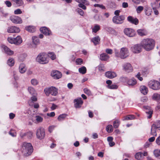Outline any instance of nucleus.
Here are the masks:
<instances>
[{"instance_id": "obj_64", "label": "nucleus", "mask_w": 160, "mask_h": 160, "mask_svg": "<svg viewBox=\"0 0 160 160\" xmlns=\"http://www.w3.org/2000/svg\"><path fill=\"white\" fill-rule=\"evenodd\" d=\"M31 99L33 101V102H36L37 101V98H36V97L34 96H32L31 97Z\"/></svg>"}, {"instance_id": "obj_28", "label": "nucleus", "mask_w": 160, "mask_h": 160, "mask_svg": "<svg viewBox=\"0 0 160 160\" xmlns=\"http://www.w3.org/2000/svg\"><path fill=\"white\" fill-rule=\"evenodd\" d=\"M127 83L129 86H133L136 84L137 81L135 78H133L129 79Z\"/></svg>"}, {"instance_id": "obj_31", "label": "nucleus", "mask_w": 160, "mask_h": 160, "mask_svg": "<svg viewBox=\"0 0 160 160\" xmlns=\"http://www.w3.org/2000/svg\"><path fill=\"white\" fill-rule=\"evenodd\" d=\"M26 30L30 32H33L36 30V28L35 27L33 26H28L26 27L25 28Z\"/></svg>"}, {"instance_id": "obj_20", "label": "nucleus", "mask_w": 160, "mask_h": 160, "mask_svg": "<svg viewBox=\"0 0 160 160\" xmlns=\"http://www.w3.org/2000/svg\"><path fill=\"white\" fill-rule=\"evenodd\" d=\"M128 20L132 23L137 25L138 23V20L137 18H134L132 16H129L127 18Z\"/></svg>"}, {"instance_id": "obj_12", "label": "nucleus", "mask_w": 160, "mask_h": 160, "mask_svg": "<svg viewBox=\"0 0 160 160\" xmlns=\"http://www.w3.org/2000/svg\"><path fill=\"white\" fill-rule=\"evenodd\" d=\"M32 44L30 47L33 48H36L37 45L40 43V41L38 38L35 36L32 37Z\"/></svg>"}, {"instance_id": "obj_8", "label": "nucleus", "mask_w": 160, "mask_h": 160, "mask_svg": "<svg viewBox=\"0 0 160 160\" xmlns=\"http://www.w3.org/2000/svg\"><path fill=\"white\" fill-rule=\"evenodd\" d=\"M8 42L11 43L19 45L22 42V40L20 36H18L16 38L9 37L8 38Z\"/></svg>"}, {"instance_id": "obj_10", "label": "nucleus", "mask_w": 160, "mask_h": 160, "mask_svg": "<svg viewBox=\"0 0 160 160\" xmlns=\"http://www.w3.org/2000/svg\"><path fill=\"white\" fill-rule=\"evenodd\" d=\"M124 34L127 36L129 37H132L136 35L135 31L131 28H126L124 30Z\"/></svg>"}, {"instance_id": "obj_24", "label": "nucleus", "mask_w": 160, "mask_h": 160, "mask_svg": "<svg viewBox=\"0 0 160 160\" xmlns=\"http://www.w3.org/2000/svg\"><path fill=\"white\" fill-rule=\"evenodd\" d=\"M140 90L141 92L143 95L147 94L148 92V88L145 86H141L140 87Z\"/></svg>"}, {"instance_id": "obj_42", "label": "nucleus", "mask_w": 160, "mask_h": 160, "mask_svg": "<svg viewBox=\"0 0 160 160\" xmlns=\"http://www.w3.org/2000/svg\"><path fill=\"white\" fill-rule=\"evenodd\" d=\"M106 130L108 132H111L113 130V128L112 125H109L107 126L106 128Z\"/></svg>"}, {"instance_id": "obj_45", "label": "nucleus", "mask_w": 160, "mask_h": 160, "mask_svg": "<svg viewBox=\"0 0 160 160\" xmlns=\"http://www.w3.org/2000/svg\"><path fill=\"white\" fill-rule=\"evenodd\" d=\"M31 84L33 86H36L38 83V81L35 79H32L31 81Z\"/></svg>"}, {"instance_id": "obj_38", "label": "nucleus", "mask_w": 160, "mask_h": 160, "mask_svg": "<svg viewBox=\"0 0 160 160\" xmlns=\"http://www.w3.org/2000/svg\"><path fill=\"white\" fill-rule=\"evenodd\" d=\"M142 153L139 152L137 153L135 155V158L138 160H140L142 158Z\"/></svg>"}, {"instance_id": "obj_48", "label": "nucleus", "mask_w": 160, "mask_h": 160, "mask_svg": "<svg viewBox=\"0 0 160 160\" xmlns=\"http://www.w3.org/2000/svg\"><path fill=\"white\" fill-rule=\"evenodd\" d=\"M84 92L88 95L90 96L91 95V92L90 90L87 88H85L83 89Z\"/></svg>"}, {"instance_id": "obj_16", "label": "nucleus", "mask_w": 160, "mask_h": 160, "mask_svg": "<svg viewBox=\"0 0 160 160\" xmlns=\"http://www.w3.org/2000/svg\"><path fill=\"white\" fill-rule=\"evenodd\" d=\"M143 108L146 110L145 112L147 115L148 118H150L152 116L153 110L151 108L148 106H144Z\"/></svg>"}, {"instance_id": "obj_3", "label": "nucleus", "mask_w": 160, "mask_h": 160, "mask_svg": "<svg viewBox=\"0 0 160 160\" xmlns=\"http://www.w3.org/2000/svg\"><path fill=\"white\" fill-rule=\"evenodd\" d=\"M33 151V147L31 143H23L22 146V152L24 156L27 157L30 155Z\"/></svg>"}, {"instance_id": "obj_44", "label": "nucleus", "mask_w": 160, "mask_h": 160, "mask_svg": "<svg viewBox=\"0 0 160 160\" xmlns=\"http://www.w3.org/2000/svg\"><path fill=\"white\" fill-rule=\"evenodd\" d=\"M120 124V122L118 120H117L113 122V126L115 128H118Z\"/></svg>"}, {"instance_id": "obj_46", "label": "nucleus", "mask_w": 160, "mask_h": 160, "mask_svg": "<svg viewBox=\"0 0 160 160\" xmlns=\"http://www.w3.org/2000/svg\"><path fill=\"white\" fill-rule=\"evenodd\" d=\"M107 88L110 89H116L118 88V86L115 84H112L110 85H108Z\"/></svg>"}, {"instance_id": "obj_49", "label": "nucleus", "mask_w": 160, "mask_h": 160, "mask_svg": "<svg viewBox=\"0 0 160 160\" xmlns=\"http://www.w3.org/2000/svg\"><path fill=\"white\" fill-rule=\"evenodd\" d=\"M33 136V133L31 132H26V136L28 138H31Z\"/></svg>"}, {"instance_id": "obj_30", "label": "nucleus", "mask_w": 160, "mask_h": 160, "mask_svg": "<svg viewBox=\"0 0 160 160\" xmlns=\"http://www.w3.org/2000/svg\"><path fill=\"white\" fill-rule=\"evenodd\" d=\"M19 70L21 73H24L26 70V68L24 64H21L19 67Z\"/></svg>"}, {"instance_id": "obj_14", "label": "nucleus", "mask_w": 160, "mask_h": 160, "mask_svg": "<svg viewBox=\"0 0 160 160\" xmlns=\"http://www.w3.org/2000/svg\"><path fill=\"white\" fill-rule=\"evenodd\" d=\"M10 19L12 22L15 23H21L22 20L20 17L18 16H13L10 17Z\"/></svg>"}, {"instance_id": "obj_53", "label": "nucleus", "mask_w": 160, "mask_h": 160, "mask_svg": "<svg viewBox=\"0 0 160 160\" xmlns=\"http://www.w3.org/2000/svg\"><path fill=\"white\" fill-rule=\"evenodd\" d=\"M22 13V11L20 9H17L14 11V13L15 14H21Z\"/></svg>"}, {"instance_id": "obj_51", "label": "nucleus", "mask_w": 160, "mask_h": 160, "mask_svg": "<svg viewBox=\"0 0 160 160\" xmlns=\"http://www.w3.org/2000/svg\"><path fill=\"white\" fill-rule=\"evenodd\" d=\"M83 60L81 58H78L76 60V62L77 64L81 65L83 63Z\"/></svg>"}, {"instance_id": "obj_54", "label": "nucleus", "mask_w": 160, "mask_h": 160, "mask_svg": "<svg viewBox=\"0 0 160 160\" xmlns=\"http://www.w3.org/2000/svg\"><path fill=\"white\" fill-rule=\"evenodd\" d=\"M77 11L80 15L82 16L83 15L84 13L82 9L78 8L77 9Z\"/></svg>"}, {"instance_id": "obj_2", "label": "nucleus", "mask_w": 160, "mask_h": 160, "mask_svg": "<svg viewBox=\"0 0 160 160\" xmlns=\"http://www.w3.org/2000/svg\"><path fill=\"white\" fill-rule=\"evenodd\" d=\"M114 50L115 56L121 59L126 58L129 56V50L126 47H123L121 48L119 52L116 48L114 49Z\"/></svg>"}, {"instance_id": "obj_19", "label": "nucleus", "mask_w": 160, "mask_h": 160, "mask_svg": "<svg viewBox=\"0 0 160 160\" xmlns=\"http://www.w3.org/2000/svg\"><path fill=\"white\" fill-rule=\"evenodd\" d=\"M51 76L54 79H58L60 78L62 76L61 73L58 71H53L51 73Z\"/></svg>"}, {"instance_id": "obj_33", "label": "nucleus", "mask_w": 160, "mask_h": 160, "mask_svg": "<svg viewBox=\"0 0 160 160\" xmlns=\"http://www.w3.org/2000/svg\"><path fill=\"white\" fill-rule=\"evenodd\" d=\"M28 90L29 93L32 95H35L36 93V91L34 89L31 87H29L28 88Z\"/></svg>"}, {"instance_id": "obj_41", "label": "nucleus", "mask_w": 160, "mask_h": 160, "mask_svg": "<svg viewBox=\"0 0 160 160\" xmlns=\"http://www.w3.org/2000/svg\"><path fill=\"white\" fill-rule=\"evenodd\" d=\"M14 2L18 6H22L24 4L22 0H15Z\"/></svg>"}, {"instance_id": "obj_43", "label": "nucleus", "mask_w": 160, "mask_h": 160, "mask_svg": "<svg viewBox=\"0 0 160 160\" xmlns=\"http://www.w3.org/2000/svg\"><path fill=\"white\" fill-rule=\"evenodd\" d=\"M135 118L134 116L132 115H129L128 116H126L123 119L124 120H132Z\"/></svg>"}, {"instance_id": "obj_40", "label": "nucleus", "mask_w": 160, "mask_h": 160, "mask_svg": "<svg viewBox=\"0 0 160 160\" xmlns=\"http://www.w3.org/2000/svg\"><path fill=\"white\" fill-rule=\"evenodd\" d=\"M100 29V26L96 24L95 25L94 27L92 29V31L93 32L96 33L97 31L99 30Z\"/></svg>"}, {"instance_id": "obj_5", "label": "nucleus", "mask_w": 160, "mask_h": 160, "mask_svg": "<svg viewBox=\"0 0 160 160\" xmlns=\"http://www.w3.org/2000/svg\"><path fill=\"white\" fill-rule=\"evenodd\" d=\"M148 86L153 90H158L160 89V82L158 81L153 80L148 82Z\"/></svg>"}, {"instance_id": "obj_9", "label": "nucleus", "mask_w": 160, "mask_h": 160, "mask_svg": "<svg viewBox=\"0 0 160 160\" xmlns=\"http://www.w3.org/2000/svg\"><path fill=\"white\" fill-rule=\"evenodd\" d=\"M37 138L39 139H43L45 136V130L42 128L40 127L38 128L36 132Z\"/></svg>"}, {"instance_id": "obj_1", "label": "nucleus", "mask_w": 160, "mask_h": 160, "mask_svg": "<svg viewBox=\"0 0 160 160\" xmlns=\"http://www.w3.org/2000/svg\"><path fill=\"white\" fill-rule=\"evenodd\" d=\"M142 47L146 51H150L154 48L155 42L151 38H147L144 39L141 42Z\"/></svg>"}, {"instance_id": "obj_59", "label": "nucleus", "mask_w": 160, "mask_h": 160, "mask_svg": "<svg viewBox=\"0 0 160 160\" xmlns=\"http://www.w3.org/2000/svg\"><path fill=\"white\" fill-rule=\"evenodd\" d=\"M148 100V98L146 97H144L143 98H141V101L142 102H146Z\"/></svg>"}, {"instance_id": "obj_60", "label": "nucleus", "mask_w": 160, "mask_h": 160, "mask_svg": "<svg viewBox=\"0 0 160 160\" xmlns=\"http://www.w3.org/2000/svg\"><path fill=\"white\" fill-rule=\"evenodd\" d=\"M152 10L154 11V13L155 15H158L159 14L158 11L156 8H153Z\"/></svg>"}, {"instance_id": "obj_29", "label": "nucleus", "mask_w": 160, "mask_h": 160, "mask_svg": "<svg viewBox=\"0 0 160 160\" xmlns=\"http://www.w3.org/2000/svg\"><path fill=\"white\" fill-rule=\"evenodd\" d=\"M157 129L152 124L151 126V129L150 134L152 135L156 136L157 135L156 133V129Z\"/></svg>"}, {"instance_id": "obj_50", "label": "nucleus", "mask_w": 160, "mask_h": 160, "mask_svg": "<svg viewBox=\"0 0 160 160\" xmlns=\"http://www.w3.org/2000/svg\"><path fill=\"white\" fill-rule=\"evenodd\" d=\"M36 120L37 122H42L43 120L42 118L39 116H36Z\"/></svg>"}, {"instance_id": "obj_17", "label": "nucleus", "mask_w": 160, "mask_h": 160, "mask_svg": "<svg viewBox=\"0 0 160 160\" xmlns=\"http://www.w3.org/2000/svg\"><path fill=\"white\" fill-rule=\"evenodd\" d=\"M20 31L19 28L15 26L9 27L7 29V31L9 33H18Z\"/></svg>"}, {"instance_id": "obj_11", "label": "nucleus", "mask_w": 160, "mask_h": 160, "mask_svg": "<svg viewBox=\"0 0 160 160\" xmlns=\"http://www.w3.org/2000/svg\"><path fill=\"white\" fill-rule=\"evenodd\" d=\"M125 19V17L123 15L114 16L112 18L113 22L116 24H121Z\"/></svg>"}, {"instance_id": "obj_22", "label": "nucleus", "mask_w": 160, "mask_h": 160, "mask_svg": "<svg viewBox=\"0 0 160 160\" xmlns=\"http://www.w3.org/2000/svg\"><path fill=\"white\" fill-rule=\"evenodd\" d=\"M40 30L42 33L46 35H49L51 34V31L45 27L41 28Z\"/></svg>"}, {"instance_id": "obj_47", "label": "nucleus", "mask_w": 160, "mask_h": 160, "mask_svg": "<svg viewBox=\"0 0 160 160\" xmlns=\"http://www.w3.org/2000/svg\"><path fill=\"white\" fill-rule=\"evenodd\" d=\"M143 9V7L142 6H139L136 9V11L138 13H140Z\"/></svg>"}, {"instance_id": "obj_27", "label": "nucleus", "mask_w": 160, "mask_h": 160, "mask_svg": "<svg viewBox=\"0 0 160 160\" xmlns=\"http://www.w3.org/2000/svg\"><path fill=\"white\" fill-rule=\"evenodd\" d=\"M100 39L98 36H97L91 39V41L95 45L99 44L100 42Z\"/></svg>"}, {"instance_id": "obj_21", "label": "nucleus", "mask_w": 160, "mask_h": 160, "mask_svg": "<svg viewBox=\"0 0 160 160\" xmlns=\"http://www.w3.org/2000/svg\"><path fill=\"white\" fill-rule=\"evenodd\" d=\"M75 1L79 3L78 4V6L79 7L84 10L86 9V7L83 4L81 3L84 4H87V1L86 0H75Z\"/></svg>"}, {"instance_id": "obj_35", "label": "nucleus", "mask_w": 160, "mask_h": 160, "mask_svg": "<svg viewBox=\"0 0 160 160\" xmlns=\"http://www.w3.org/2000/svg\"><path fill=\"white\" fill-rule=\"evenodd\" d=\"M152 125L157 129L160 130V121L158 120L155 122Z\"/></svg>"}, {"instance_id": "obj_32", "label": "nucleus", "mask_w": 160, "mask_h": 160, "mask_svg": "<svg viewBox=\"0 0 160 160\" xmlns=\"http://www.w3.org/2000/svg\"><path fill=\"white\" fill-rule=\"evenodd\" d=\"M152 99L158 101L160 99V94L158 93H155L152 96Z\"/></svg>"}, {"instance_id": "obj_39", "label": "nucleus", "mask_w": 160, "mask_h": 160, "mask_svg": "<svg viewBox=\"0 0 160 160\" xmlns=\"http://www.w3.org/2000/svg\"><path fill=\"white\" fill-rule=\"evenodd\" d=\"M67 116L66 114H62L60 115L58 118V119L59 121H61L64 119Z\"/></svg>"}, {"instance_id": "obj_13", "label": "nucleus", "mask_w": 160, "mask_h": 160, "mask_svg": "<svg viewBox=\"0 0 160 160\" xmlns=\"http://www.w3.org/2000/svg\"><path fill=\"white\" fill-rule=\"evenodd\" d=\"M123 70L125 72H130L132 71L133 68L131 65L129 63H126L122 66Z\"/></svg>"}, {"instance_id": "obj_25", "label": "nucleus", "mask_w": 160, "mask_h": 160, "mask_svg": "<svg viewBox=\"0 0 160 160\" xmlns=\"http://www.w3.org/2000/svg\"><path fill=\"white\" fill-rule=\"evenodd\" d=\"M138 34L140 36H144L147 35V32L145 29H139L137 30Z\"/></svg>"}, {"instance_id": "obj_55", "label": "nucleus", "mask_w": 160, "mask_h": 160, "mask_svg": "<svg viewBox=\"0 0 160 160\" xmlns=\"http://www.w3.org/2000/svg\"><path fill=\"white\" fill-rule=\"evenodd\" d=\"M105 51L108 54H111L112 53V50L111 49H106Z\"/></svg>"}, {"instance_id": "obj_58", "label": "nucleus", "mask_w": 160, "mask_h": 160, "mask_svg": "<svg viewBox=\"0 0 160 160\" xmlns=\"http://www.w3.org/2000/svg\"><path fill=\"white\" fill-rule=\"evenodd\" d=\"M5 3L8 7H10L12 5V4L10 1H6L5 2Z\"/></svg>"}, {"instance_id": "obj_34", "label": "nucleus", "mask_w": 160, "mask_h": 160, "mask_svg": "<svg viewBox=\"0 0 160 160\" xmlns=\"http://www.w3.org/2000/svg\"><path fill=\"white\" fill-rule=\"evenodd\" d=\"M48 57L52 60L56 59V57L54 53L53 52H49L48 53Z\"/></svg>"}, {"instance_id": "obj_15", "label": "nucleus", "mask_w": 160, "mask_h": 160, "mask_svg": "<svg viewBox=\"0 0 160 160\" xmlns=\"http://www.w3.org/2000/svg\"><path fill=\"white\" fill-rule=\"evenodd\" d=\"M74 107L76 108H79L81 107L83 102L81 98H79L74 100Z\"/></svg>"}, {"instance_id": "obj_62", "label": "nucleus", "mask_w": 160, "mask_h": 160, "mask_svg": "<svg viewBox=\"0 0 160 160\" xmlns=\"http://www.w3.org/2000/svg\"><path fill=\"white\" fill-rule=\"evenodd\" d=\"M156 143L158 145H160V136L156 140Z\"/></svg>"}, {"instance_id": "obj_4", "label": "nucleus", "mask_w": 160, "mask_h": 160, "mask_svg": "<svg viewBox=\"0 0 160 160\" xmlns=\"http://www.w3.org/2000/svg\"><path fill=\"white\" fill-rule=\"evenodd\" d=\"M37 61L39 63L41 64L48 63L49 62L48 55L44 53H40L37 58Z\"/></svg>"}, {"instance_id": "obj_52", "label": "nucleus", "mask_w": 160, "mask_h": 160, "mask_svg": "<svg viewBox=\"0 0 160 160\" xmlns=\"http://www.w3.org/2000/svg\"><path fill=\"white\" fill-rule=\"evenodd\" d=\"M94 6L95 7H99L102 9H105V7L102 5H100L99 4H95Z\"/></svg>"}, {"instance_id": "obj_63", "label": "nucleus", "mask_w": 160, "mask_h": 160, "mask_svg": "<svg viewBox=\"0 0 160 160\" xmlns=\"http://www.w3.org/2000/svg\"><path fill=\"white\" fill-rule=\"evenodd\" d=\"M55 115V113L54 112H52L50 113H48L47 115L50 117H54Z\"/></svg>"}, {"instance_id": "obj_6", "label": "nucleus", "mask_w": 160, "mask_h": 160, "mask_svg": "<svg viewBox=\"0 0 160 160\" xmlns=\"http://www.w3.org/2000/svg\"><path fill=\"white\" fill-rule=\"evenodd\" d=\"M44 91L47 96H48L50 94L53 96H56L58 93V89L53 87L46 88L44 89Z\"/></svg>"}, {"instance_id": "obj_26", "label": "nucleus", "mask_w": 160, "mask_h": 160, "mask_svg": "<svg viewBox=\"0 0 160 160\" xmlns=\"http://www.w3.org/2000/svg\"><path fill=\"white\" fill-rule=\"evenodd\" d=\"M3 49L6 53L9 55H12L14 52L13 51L10 50V48H8L6 46H4L3 47Z\"/></svg>"}, {"instance_id": "obj_61", "label": "nucleus", "mask_w": 160, "mask_h": 160, "mask_svg": "<svg viewBox=\"0 0 160 160\" xmlns=\"http://www.w3.org/2000/svg\"><path fill=\"white\" fill-rule=\"evenodd\" d=\"M104 66L103 65H100L98 66V69L100 71H104Z\"/></svg>"}, {"instance_id": "obj_18", "label": "nucleus", "mask_w": 160, "mask_h": 160, "mask_svg": "<svg viewBox=\"0 0 160 160\" xmlns=\"http://www.w3.org/2000/svg\"><path fill=\"white\" fill-rule=\"evenodd\" d=\"M105 76L108 78L112 79L117 77V75L114 72L108 71L105 73Z\"/></svg>"}, {"instance_id": "obj_37", "label": "nucleus", "mask_w": 160, "mask_h": 160, "mask_svg": "<svg viewBox=\"0 0 160 160\" xmlns=\"http://www.w3.org/2000/svg\"><path fill=\"white\" fill-rule=\"evenodd\" d=\"M86 68L84 66L82 67L79 68L78 69L79 72L82 74H84L86 72Z\"/></svg>"}, {"instance_id": "obj_36", "label": "nucleus", "mask_w": 160, "mask_h": 160, "mask_svg": "<svg viewBox=\"0 0 160 160\" xmlns=\"http://www.w3.org/2000/svg\"><path fill=\"white\" fill-rule=\"evenodd\" d=\"M7 64L10 66H13L14 64V61L12 58L9 59L7 61Z\"/></svg>"}, {"instance_id": "obj_57", "label": "nucleus", "mask_w": 160, "mask_h": 160, "mask_svg": "<svg viewBox=\"0 0 160 160\" xmlns=\"http://www.w3.org/2000/svg\"><path fill=\"white\" fill-rule=\"evenodd\" d=\"M55 127V126L54 125H52L50 126L48 128L49 131L50 133H51L52 131L54 129Z\"/></svg>"}, {"instance_id": "obj_7", "label": "nucleus", "mask_w": 160, "mask_h": 160, "mask_svg": "<svg viewBox=\"0 0 160 160\" xmlns=\"http://www.w3.org/2000/svg\"><path fill=\"white\" fill-rule=\"evenodd\" d=\"M142 47L141 43L132 45L130 48V51L135 54L139 53L142 51Z\"/></svg>"}, {"instance_id": "obj_56", "label": "nucleus", "mask_w": 160, "mask_h": 160, "mask_svg": "<svg viewBox=\"0 0 160 160\" xmlns=\"http://www.w3.org/2000/svg\"><path fill=\"white\" fill-rule=\"evenodd\" d=\"M140 76L141 75L140 72H138L136 75V77L140 81H142L143 80V78Z\"/></svg>"}, {"instance_id": "obj_23", "label": "nucleus", "mask_w": 160, "mask_h": 160, "mask_svg": "<svg viewBox=\"0 0 160 160\" xmlns=\"http://www.w3.org/2000/svg\"><path fill=\"white\" fill-rule=\"evenodd\" d=\"M109 58V56L106 53H102L100 55L99 58L102 61H107Z\"/></svg>"}]
</instances>
